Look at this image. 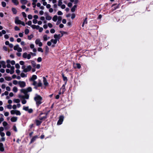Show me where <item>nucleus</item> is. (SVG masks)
<instances>
[{
  "label": "nucleus",
  "instance_id": "1",
  "mask_svg": "<svg viewBox=\"0 0 153 153\" xmlns=\"http://www.w3.org/2000/svg\"><path fill=\"white\" fill-rule=\"evenodd\" d=\"M21 92L24 93L25 94L24 96H19V98H22L23 99H28L29 98V95L27 93L28 92H31L32 91V88L29 87L26 89H22L20 90Z\"/></svg>",
  "mask_w": 153,
  "mask_h": 153
},
{
  "label": "nucleus",
  "instance_id": "2",
  "mask_svg": "<svg viewBox=\"0 0 153 153\" xmlns=\"http://www.w3.org/2000/svg\"><path fill=\"white\" fill-rule=\"evenodd\" d=\"M34 99L37 105H38L42 103V98L40 96L36 94Z\"/></svg>",
  "mask_w": 153,
  "mask_h": 153
},
{
  "label": "nucleus",
  "instance_id": "3",
  "mask_svg": "<svg viewBox=\"0 0 153 153\" xmlns=\"http://www.w3.org/2000/svg\"><path fill=\"white\" fill-rule=\"evenodd\" d=\"M22 68L23 69V72H27L31 70L32 68V67L30 65H28L26 67L25 66L23 65L22 67Z\"/></svg>",
  "mask_w": 153,
  "mask_h": 153
},
{
  "label": "nucleus",
  "instance_id": "4",
  "mask_svg": "<svg viewBox=\"0 0 153 153\" xmlns=\"http://www.w3.org/2000/svg\"><path fill=\"white\" fill-rule=\"evenodd\" d=\"M7 63V67L8 68H10V67L11 64L12 65H13L15 64V61L14 60L10 61V60H7L6 61Z\"/></svg>",
  "mask_w": 153,
  "mask_h": 153
},
{
  "label": "nucleus",
  "instance_id": "5",
  "mask_svg": "<svg viewBox=\"0 0 153 153\" xmlns=\"http://www.w3.org/2000/svg\"><path fill=\"white\" fill-rule=\"evenodd\" d=\"M42 84L40 80H39V82L38 83L35 81H33V85L35 86V88H36L38 87L41 86Z\"/></svg>",
  "mask_w": 153,
  "mask_h": 153
},
{
  "label": "nucleus",
  "instance_id": "6",
  "mask_svg": "<svg viewBox=\"0 0 153 153\" xmlns=\"http://www.w3.org/2000/svg\"><path fill=\"white\" fill-rule=\"evenodd\" d=\"M15 23L17 24L22 25L23 26H25V24L24 22H22L19 19L18 17H16L15 20Z\"/></svg>",
  "mask_w": 153,
  "mask_h": 153
},
{
  "label": "nucleus",
  "instance_id": "7",
  "mask_svg": "<svg viewBox=\"0 0 153 153\" xmlns=\"http://www.w3.org/2000/svg\"><path fill=\"white\" fill-rule=\"evenodd\" d=\"M10 113L11 114H16V115H20L21 113L18 110H12L10 111Z\"/></svg>",
  "mask_w": 153,
  "mask_h": 153
},
{
  "label": "nucleus",
  "instance_id": "8",
  "mask_svg": "<svg viewBox=\"0 0 153 153\" xmlns=\"http://www.w3.org/2000/svg\"><path fill=\"white\" fill-rule=\"evenodd\" d=\"M13 49L14 50L17 51L18 52H22V48L19 47V46L18 45H15Z\"/></svg>",
  "mask_w": 153,
  "mask_h": 153
},
{
  "label": "nucleus",
  "instance_id": "9",
  "mask_svg": "<svg viewBox=\"0 0 153 153\" xmlns=\"http://www.w3.org/2000/svg\"><path fill=\"white\" fill-rule=\"evenodd\" d=\"M64 117L63 116H60L59 117V120H58L57 124L58 125H60L61 124L63 121Z\"/></svg>",
  "mask_w": 153,
  "mask_h": 153
},
{
  "label": "nucleus",
  "instance_id": "10",
  "mask_svg": "<svg viewBox=\"0 0 153 153\" xmlns=\"http://www.w3.org/2000/svg\"><path fill=\"white\" fill-rule=\"evenodd\" d=\"M23 57L24 58H27L29 59L31 58L30 54H27V53H24L23 54Z\"/></svg>",
  "mask_w": 153,
  "mask_h": 153
},
{
  "label": "nucleus",
  "instance_id": "11",
  "mask_svg": "<svg viewBox=\"0 0 153 153\" xmlns=\"http://www.w3.org/2000/svg\"><path fill=\"white\" fill-rule=\"evenodd\" d=\"M23 109L25 111H27L29 113H31L33 112V110L31 108L29 109L28 107L27 106H24Z\"/></svg>",
  "mask_w": 153,
  "mask_h": 153
},
{
  "label": "nucleus",
  "instance_id": "12",
  "mask_svg": "<svg viewBox=\"0 0 153 153\" xmlns=\"http://www.w3.org/2000/svg\"><path fill=\"white\" fill-rule=\"evenodd\" d=\"M35 43L36 45H38L39 47H41L42 45V43L40 41V40L39 39H36L35 40Z\"/></svg>",
  "mask_w": 153,
  "mask_h": 153
},
{
  "label": "nucleus",
  "instance_id": "13",
  "mask_svg": "<svg viewBox=\"0 0 153 153\" xmlns=\"http://www.w3.org/2000/svg\"><path fill=\"white\" fill-rule=\"evenodd\" d=\"M19 85L21 88L25 87L26 85L25 82L24 81H19Z\"/></svg>",
  "mask_w": 153,
  "mask_h": 153
},
{
  "label": "nucleus",
  "instance_id": "14",
  "mask_svg": "<svg viewBox=\"0 0 153 153\" xmlns=\"http://www.w3.org/2000/svg\"><path fill=\"white\" fill-rule=\"evenodd\" d=\"M62 36V35L60 34H55L54 36V37L55 39L58 40L59 38Z\"/></svg>",
  "mask_w": 153,
  "mask_h": 153
},
{
  "label": "nucleus",
  "instance_id": "15",
  "mask_svg": "<svg viewBox=\"0 0 153 153\" xmlns=\"http://www.w3.org/2000/svg\"><path fill=\"white\" fill-rule=\"evenodd\" d=\"M43 40L44 41H46L50 39V37L47 36L46 35H44L43 37Z\"/></svg>",
  "mask_w": 153,
  "mask_h": 153
},
{
  "label": "nucleus",
  "instance_id": "16",
  "mask_svg": "<svg viewBox=\"0 0 153 153\" xmlns=\"http://www.w3.org/2000/svg\"><path fill=\"white\" fill-rule=\"evenodd\" d=\"M18 118L17 117H13L11 118L10 120L13 122H16L17 121Z\"/></svg>",
  "mask_w": 153,
  "mask_h": 153
},
{
  "label": "nucleus",
  "instance_id": "17",
  "mask_svg": "<svg viewBox=\"0 0 153 153\" xmlns=\"http://www.w3.org/2000/svg\"><path fill=\"white\" fill-rule=\"evenodd\" d=\"M43 82L44 83V84L45 86H48V83L47 82L46 79L44 77H43Z\"/></svg>",
  "mask_w": 153,
  "mask_h": 153
},
{
  "label": "nucleus",
  "instance_id": "18",
  "mask_svg": "<svg viewBox=\"0 0 153 153\" xmlns=\"http://www.w3.org/2000/svg\"><path fill=\"white\" fill-rule=\"evenodd\" d=\"M0 64L1 65L2 67L4 68H5L7 66L5 65V62L4 61H0Z\"/></svg>",
  "mask_w": 153,
  "mask_h": 153
},
{
  "label": "nucleus",
  "instance_id": "19",
  "mask_svg": "<svg viewBox=\"0 0 153 153\" xmlns=\"http://www.w3.org/2000/svg\"><path fill=\"white\" fill-rule=\"evenodd\" d=\"M43 114H41L39 116V119L40 120H44L45 119L46 117H46V114H45V116H43V117H42L41 116V115H42Z\"/></svg>",
  "mask_w": 153,
  "mask_h": 153
},
{
  "label": "nucleus",
  "instance_id": "20",
  "mask_svg": "<svg viewBox=\"0 0 153 153\" xmlns=\"http://www.w3.org/2000/svg\"><path fill=\"white\" fill-rule=\"evenodd\" d=\"M77 7V5L75 4L71 9V11L72 12H73L75 11Z\"/></svg>",
  "mask_w": 153,
  "mask_h": 153
},
{
  "label": "nucleus",
  "instance_id": "21",
  "mask_svg": "<svg viewBox=\"0 0 153 153\" xmlns=\"http://www.w3.org/2000/svg\"><path fill=\"white\" fill-rule=\"evenodd\" d=\"M10 68V74H13L14 72V67L13 66H11Z\"/></svg>",
  "mask_w": 153,
  "mask_h": 153
},
{
  "label": "nucleus",
  "instance_id": "22",
  "mask_svg": "<svg viewBox=\"0 0 153 153\" xmlns=\"http://www.w3.org/2000/svg\"><path fill=\"white\" fill-rule=\"evenodd\" d=\"M74 67L75 68H81V65L79 64L76 63L74 64Z\"/></svg>",
  "mask_w": 153,
  "mask_h": 153
},
{
  "label": "nucleus",
  "instance_id": "23",
  "mask_svg": "<svg viewBox=\"0 0 153 153\" xmlns=\"http://www.w3.org/2000/svg\"><path fill=\"white\" fill-rule=\"evenodd\" d=\"M12 1L15 5H17L19 4L18 0H12Z\"/></svg>",
  "mask_w": 153,
  "mask_h": 153
},
{
  "label": "nucleus",
  "instance_id": "24",
  "mask_svg": "<svg viewBox=\"0 0 153 153\" xmlns=\"http://www.w3.org/2000/svg\"><path fill=\"white\" fill-rule=\"evenodd\" d=\"M4 149L3 146V144L2 143H0V150L3 152L4 151Z\"/></svg>",
  "mask_w": 153,
  "mask_h": 153
},
{
  "label": "nucleus",
  "instance_id": "25",
  "mask_svg": "<svg viewBox=\"0 0 153 153\" xmlns=\"http://www.w3.org/2000/svg\"><path fill=\"white\" fill-rule=\"evenodd\" d=\"M51 42H52L53 44H56L57 42V39H52L51 40Z\"/></svg>",
  "mask_w": 153,
  "mask_h": 153
},
{
  "label": "nucleus",
  "instance_id": "26",
  "mask_svg": "<svg viewBox=\"0 0 153 153\" xmlns=\"http://www.w3.org/2000/svg\"><path fill=\"white\" fill-rule=\"evenodd\" d=\"M37 78V76L36 75H33L32 77L30 79L31 80L34 81V80L36 79Z\"/></svg>",
  "mask_w": 153,
  "mask_h": 153
},
{
  "label": "nucleus",
  "instance_id": "27",
  "mask_svg": "<svg viewBox=\"0 0 153 153\" xmlns=\"http://www.w3.org/2000/svg\"><path fill=\"white\" fill-rule=\"evenodd\" d=\"M38 138V136H36L34 137H33L31 140V142H30V143H33V142H34L35 140H36V138Z\"/></svg>",
  "mask_w": 153,
  "mask_h": 153
},
{
  "label": "nucleus",
  "instance_id": "28",
  "mask_svg": "<svg viewBox=\"0 0 153 153\" xmlns=\"http://www.w3.org/2000/svg\"><path fill=\"white\" fill-rule=\"evenodd\" d=\"M21 3L22 4H26L27 2L26 0H20Z\"/></svg>",
  "mask_w": 153,
  "mask_h": 153
},
{
  "label": "nucleus",
  "instance_id": "29",
  "mask_svg": "<svg viewBox=\"0 0 153 153\" xmlns=\"http://www.w3.org/2000/svg\"><path fill=\"white\" fill-rule=\"evenodd\" d=\"M13 101L14 103H18L20 102V100L19 99H14L13 100Z\"/></svg>",
  "mask_w": 153,
  "mask_h": 153
},
{
  "label": "nucleus",
  "instance_id": "30",
  "mask_svg": "<svg viewBox=\"0 0 153 153\" xmlns=\"http://www.w3.org/2000/svg\"><path fill=\"white\" fill-rule=\"evenodd\" d=\"M46 19L48 20H50L52 19V17L48 15H47L45 17Z\"/></svg>",
  "mask_w": 153,
  "mask_h": 153
},
{
  "label": "nucleus",
  "instance_id": "31",
  "mask_svg": "<svg viewBox=\"0 0 153 153\" xmlns=\"http://www.w3.org/2000/svg\"><path fill=\"white\" fill-rule=\"evenodd\" d=\"M62 77L63 80L65 81V84H66L67 81V78L63 74L62 75Z\"/></svg>",
  "mask_w": 153,
  "mask_h": 153
},
{
  "label": "nucleus",
  "instance_id": "32",
  "mask_svg": "<svg viewBox=\"0 0 153 153\" xmlns=\"http://www.w3.org/2000/svg\"><path fill=\"white\" fill-rule=\"evenodd\" d=\"M12 11L14 14H16L17 13V10L16 8H12Z\"/></svg>",
  "mask_w": 153,
  "mask_h": 153
},
{
  "label": "nucleus",
  "instance_id": "33",
  "mask_svg": "<svg viewBox=\"0 0 153 153\" xmlns=\"http://www.w3.org/2000/svg\"><path fill=\"white\" fill-rule=\"evenodd\" d=\"M57 19V16L56 15L54 16L53 18V20L54 22H56Z\"/></svg>",
  "mask_w": 153,
  "mask_h": 153
},
{
  "label": "nucleus",
  "instance_id": "34",
  "mask_svg": "<svg viewBox=\"0 0 153 153\" xmlns=\"http://www.w3.org/2000/svg\"><path fill=\"white\" fill-rule=\"evenodd\" d=\"M36 122L37 126L40 125L42 123V121H39L38 120H36Z\"/></svg>",
  "mask_w": 153,
  "mask_h": 153
},
{
  "label": "nucleus",
  "instance_id": "35",
  "mask_svg": "<svg viewBox=\"0 0 153 153\" xmlns=\"http://www.w3.org/2000/svg\"><path fill=\"white\" fill-rule=\"evenodd\" d=\"M13 91L15 92L16 93L18 91V88L16 87H14L13 88Z\"/></svg>",
  "mask_w": 153,
  "mask_h": 153
},
{
  "label": "nucleus",
  "instance_id": "36",
  "mask_svg": "<svg viewBox=\"0 0 153 153\" xmlns=\"http://www.w3.org/2000/svg\"><path fill=\"white\" fill-rule=\"evenodd\" d=\"M31 63L33 67L35 68L36 67V64L34 61H32L31 62Z\"/></svg>",
  "mask_w": 153,
  "mask_h": 153
},
{
  "label": "nucleus",
  "instance_id": "37",
  "mask_svg": "<svg viewBox=\"0 0 153 153\" xmlns=\"http://www.w3.org/2000/svg\"><path fill=\"white\" fill-rule=\"evenodd\" d=\"M65 85L66 84H65V83L63 85L62 88L61 89V90L62 89L63 92H64L65 90Z\"/></svg>",
  "mask_w": 153,
  "mask_h": 153
},
{
  "label": "nucleus",
  "instance_id": "38",
  "mask_svg": "<svg viewBox=\"0 0 153 153\" xmlns=\"http://www.w3.org/2000/svg\"><path fill=\"white\" fill-rule=\"evenodd\" d=\"M21 76L22 77H24L27 76V74H25L24 73H22L21 74Z\"/></svg>",
  "mask_w": 153,
  "mask_h": 153
},
{
  "label": "nucleus",
  "instance_id": "39",
  "mask_svg": "<svg viewBox=\"0 0 153 153\" xmlns=\"http://www.w3.org/2000/svg\"><path fill=\"white\" fill-rule=\"evenodd\" d=\"M13 83L15 85H16L17 84L19 85V82L17 81V80H14L13 81Z\"/></svg>",
  "mask_w": 153,
  "mask_h": 153
},
{
  "label": "nucleus",
  "instance_id": "40",
  "mask_svg": "<svg viewBox=\"0 0 153 153\" xmlns=\"http://www.w3.org/2000/svg\"><path fill=\"white\" fill-rule=\"evenodd\" d=\"M45 52L47 53H48L49 52V48L48 46H46L45 47Z\"/></svg>",
  "mask_w": 153,
  "mask_h": 153
},
{
  "label": "nucleus",
  "instance_id": "41",
  "mask_svg": "<svg viewBox=\"0 0 153 153\" xmlns=\"http://www.w3.org/2000/svg\"><path fill=\"white\" fill-rule=\"evenodd\" d=\"M1 115L2 116V117L0 118V124L4 120V119L3 118V114H1Z\"/></svg>",
  "mask_w": 153,
  "mask_h": 153
},
{
  "label": "nucleus",
  "instance_id": "42",
  "mask_svg": "<svg viewBox=\"0 0 153 153\" xmlns=\"http://www.w3.org/2000/svg\"><path fill=\"white\" fill-rule=\"evenodd\" d=\"M29 30L28 29H26L25 30V34H27L29 33Z\"/></svg>",
  "mask_w": 153,
  "mask_h": 153
},
{
  "label": "nucleus",
  "instance_id": "43",
  "mask_svg": "<svg viewBox=\"0 0 153 153\" xmlns=\"http://www.w3.org/2000/svg\"><path fill=\"white\" fill-rule=\"evenodd\" d=\"M60 33H61V35H62V36L64 34H68V33L64 31H61L60 32Z\"/></svg>",
  "mask_w": 153,
  "mask_h": 153
},
{
  "label": "nucleus",
  "instance_id": "44",
  "mask_svg": "<svg viewBox=\"0 0 153 153\" xmlns=\"http://www.w3.org/2000/svg\"><path fill=\"white\" fill-rule=\"evenodd\" d=\"M5 79L7 81H10L11 79V78L10 77L8 76L5 77Z\"/></svg>",
  "mask_w": 153,
  "mask_h": 153
},
{
  "label": "nucleus",
  "instance_id": "45",
  "mask_svg": "<svg viewBox=\"0 0 153 153\" xmlns=\"http://www.w3.org/2000/svg\"><path fill=\"white\" fill-rule=\"evenodd\" d=\"M7 108L8 109H12V106L10 104H9L7 105Z\"/></svg>",
  "mask_w": 153,
  "mask_h": 153
},
{
  "label": "nucleus",
  "instance_id": "46",
  "mask_svg": "<svg viewBox=\"0 0 153 153\" xmlns=\"http://www.w3.org/2000/svg\"><path fill=\"white\" fill-rule=\"evenodd\" d=\"M38 51H39L41 52H43V51L42 50V48H40V47L38 48Z\"/></svg>",
  "mask_w": 153,
  "mask_h": 153
},
{
  "label": "nucleus",
  "instance_id": "47",
  "mask_svg": "<svg viewBox=\"0 0 153 153\" xmlns=\"http://www.w3.org/2000/svg\"><path fill=\"white\" fill-rule=\"evenodd\" d=\"M38 30H39V32L41 33V32H42L43 31V29L42 27H40Z\"/></svg>",
  "mask_w": 153,
  "mask_h": 153
},
{
  "label": "nucleus",
  "instance_id": "48",
  "mask_svg": "<svg viewBox=\"0 0 153 153\" xmlns=\"http://www.w3.org/2000/svg\"><path fill=\"white\" fill-rule=\"evenodd\" d=\"M33 35H31L28 36V39L29 40H31V39L33 37Z\"/></svg>",
  "mask_w": 153,
  "mask_h": 153
},
{
  "label": "nucleus",
  "instance_id": "49",
  "mask_svg": "<svg viewBox=\"0 0 153 153\" xmlns=\"http://www.w3.org/2000/svg\"><path fill=\"white\" fill-rule=\"evenodd\" d=\"M1 4H2V6L4 7H5L6 5V3L5 2H4V1H2L1 2Z\"/></svg>",
  "mask_w": 153,
  "mask_h": 153
},
{
  "label": "nucleus",
  "instance_id": "50",
  "mask_svg": "<svg viewBox=\"0 0 153 153\" xmlns=\"http://www.w3.org/2000/svg\"><path fill=\"white\" fill-rule=\"evenodd\" d=\"M62 1H58V5L59 6H60L62 4Z\"/></svg>",
  "mask_w": 153,
  "mask_h": 153
},
{
  "label": "nucleus",
  "instance_id": "51",
  "mask_svg": "<svg viewBox=\"0 0 153 153\" xmlns=\"http://www.w3.org/2000/svg\"><path fill=\"white\" fill-rule=\"evenodd\" d=\"M9 113L8 112H5L4 113V115L5 116L7 117L9 115Z\"/></svg>",
  "mask_w": 153,
  "mask_h": 153
},
{
  "label": "nucleus",
  "instance_id": "52",
  "mask_svg": "<svg viewBox=\"0 0 153 153\" xmlns=\"http://www.w3.org/2000/svg\"><path fill=\"white\" fill-rule=\"evenodd\" d=\"M17 105H13L12 107V108L13 109H14V110H15L17 108Z\"/></svg>",
  "mask_w": 153,
  "mask_h": 153
},
{
  "label": "nucleus",
  "instance_id": "53",
  "mask_svg": "<svg viewBox=\"0 0 153 153\" xmlns=\"http://www.w3.org/2000/svg\"><path fill=\"white\" fill-rule=\"evenodd\" d=\"M0 134L2 137H4L5 136V133L3 132H0Z\"/></svg>",
  "mask_w": 153,
  "mask_h": 153
},
{
  "label": "nucleus",
  "instance_id": "54",
  "mask_svg": "<svg viewBox=\"0 0 153 153\" xmlns=\"http://www.w3.org/2000/svg\"><path fill=\"white\" fill-rule=\"evenodd\" d=\"M23 32L22 33H19V36L21 37H22L23 36Z\"/></svg>",
  "mask_w": 153,
  "mask_h": 153
},
{
  "label": "nucleus",
  "instance_id": "55",
  "mask_svg": "<svg viewBox=\"0 0 153 153\" xmlns=\"http://www.w3.org/2000/svg\"><path fill=\"white\" fill-rule=\"evenodd\" d=\"M15 67L16 68H17L19 69V68H20V66L19 64H16L15 65Z\"/></svg>",
  "mask_w": 153,
  "mask_h": 153
},
{
  "label": "nucleus",
  "instance_id": "56",
  "mask_svg": "<svg viewBox=\"0 0 153 153\" xmlns=\"http://www.w3.org/2000/svg\"><path fill=\"white\" fill-rule=\"evenodd\" d=\"M7 124H7V123L5 121H4L3 123V125L4 126H7Z\"/></svg>",
  "mask_w": 153,
  "mask_h": 153
},
{
  "label": "nucleus",
  "instance_id": "57",
  "mask_svg": "<svg viewBox=\"0 0 153 153\" xmlns=\"http://www.w3.org/2000/svg\"><path fill=\"white\" fill-rule=\"evenodd\" d=\"M27 17L29 19H32L33 17L31 15H29L27 16Z\"/></svg>",
  "mask_w": 153,
  "mask_h": 153
},
{
  "label": "nucleus",
  "instance_id": "58",
  "mask_svg": "<svg viewBox=\"0 0 153 153\" xmlns=\"http://www.w3.org/2000/svg\"><path fill=\"white\" fill-rule=\"evenodd\" d=\"M33 23L36 24L37 23V20L36 19H33Z\"/></svg>",
  "mask_w": 153,
  "mask_h": 153
},
{
  "label": "nucleus",
  "instance_id": "59",
  "mask_svg": "<svg viewBox=\"0 0 153 153\" xmlns=\"http://www.w3.org/2000/svg\"><path fill=\"white\" fill-rule=\"evenodd\" d=\"M50 32L52 33H53L55 32V30L54 29H52L50 30Z\"/></svg>",
  "mask_w": 153,
  "mask_h": 153
},
{
  "label": "nucleus",
  "instance_id": "60",
  "mask_svg": "<svg viewBox=\"0 0 153 153\" xmlns=\"http://www.w3.org/2000/svg\"><path fill=\"white\" fill-rule=\"evenodd\" d=\"M14 29L16 31L20 30V29L17 26H15V27Z\"/></svg>",
  "mask_w": 153,
  "mask_h": 153
},
{
  "label": "nucleus",
  "instance_id": "61",
  "mask_svg": "<svg viewBox=\"0 0 153 153\" xmlns=\"http://www.w3.org/2000/svg\"><path fill=\"white\" fill-rule=\"evenodd\" d=\"M6 134L7 136H9L10 135L11 133L9 131H7L6 133Z\"/></svg>",
  "mask_w": 153,
  "mask_h": 153
},
{
  "label": "nucleus",
  "instance_id": "62",
  "mask_svg": "<svg viewBox=\"0 0 153 153\" xmlns=\"http://www.w3.org/2000/svg\"><path fill=\"white\" fill-rule=\"evenodd\" d=\"M48 26L50 28H51L53 27V25L51 23H48Z\"/></svg>",
  "mask_w": 153,
  "mask_h": 153
},
{
  "label": "nucleus",
  "instance_id": "63",
  "mask_svg": "<svg viewBox=\"0 0 153 153\" xmlns=\"http://www.w3.org/2000/svg\"><path fill=\"white\" fill-rule=\"evenodd\" d=\"M47 45L49 46H50L51 45V41H48L47 43Z\"/></svg>",
  "mask_w": 153,
  "mask_h": 153
},
{
  "label": "nucleus",
  "instance_id": "64",
  "mask_svg": "<svg viewBox=\"0 0 153 153\" xmlns=\"http://www.w3.org/2000/svg\"><path fill=\"white\" fill-rule=\"evenodd\" d=\"M27 24L28 25L30 26L32 24V22L31 21H28V22L27 23Z\"/></svg>",
  "mask_w": 153,
  "mask_h": 153
}]
</instances>
